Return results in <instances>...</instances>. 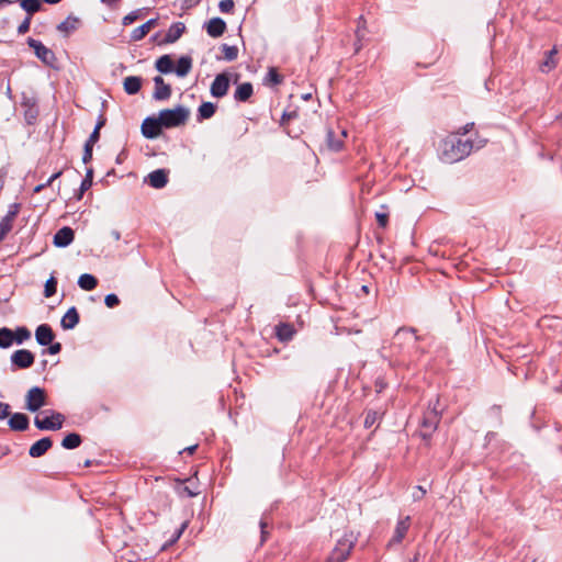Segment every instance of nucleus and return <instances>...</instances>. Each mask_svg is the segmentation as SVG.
Here are the masks:
<instances>
[{"label": "nucleus", "instance_id": "20e7f679", "mask_svg": "<svg viewBox=\"0 0 562 562\" xmlns=\"http://www.w3.org/2000/svg\"><path fill=\"white\" fill-rule=\"evenodd\" d=\"M165 128H173L184 125L190 116V110L181 104L173 109H164L158 113Z\"/></svg>", "mask_w": 562, "mask_h": 562}, {"label": "nucleus", "instance_id": "bf43d9fd", "mask_svg": "<svg viewBox=\"0 0 562 562\" xmlns=\"http://www.w3.org/2000/svg\"><path fill=\"white\" fill-rule=\"evenodd\" d=\"M374 386H375L376 393H381L386 387V383L384 382L383 379L378 378L375 380Z\"/></svg>", "mask_w": 562, "mask_h": 562}, {"label": "nucleus", "instance_id": "b1692460", "mask_svg": "<svg viewBox=\"0 0 562 562\" xmlns=\"http://www.w3.org/2000/svg\"><path fill=\"white\" fill-rule=\"evenodd\" d=\"M158 20V18L149 19L144 24L134 29L131 33V41L138 42L143 40L149 33V31L157 25Z\"/></svg>", "mask_w": 562, "mask_h": 562}, {"label": "nucleus", "instance_id": "e2e57ef3", "mask_svg": "<svg viewBox=\"0 0 562 562\" xmlns=\"http://www.w3.org/2000/svg\"><path fill=\"white\" fill-rule=\"evenodd\" d=\"M87 190H83L82 187L80 186L79 189L75 191L74 199H76L77 201H80L83 198V194Z\"/></svg>", "mask_w": 562, "mask_h": 562}, {"label": "nucleus", "instance_id": "39448f33", "mask_svg": "<svg viewBox=\"0 0 562 562\" xmlns=\"http://www.w3.org/2000/svg\"><path fill=\"white\" fill-rule=\"evenodd\" d=\"M26 44L30 48L34 50L35 56L45 65L50 68H56L55 64L57 61V57L55 53L46 47L41 41L35 40L33 37H29L26 40Z\"/></svg>", "mask_w": 562, "mask_h": 562}, {"label": "nucleus", "instance_id": "4be33fe9", "mask_svg": "<svg viewBox=\"0 0 562 562\" xmlns=\"http://www.w3.org/2000/svg\"><path fill=\"white\" fill-rule=\"evenodd\" d=\"M53 447V440L50 437H43L35 441L29 449V456L31 458L43 457Z\"/></svg>", "mask_w": 562, "mask_h": 562}, {"label": "nucleus", "instance_id": "603ef678", "mask_svg": "<svg viewBox=\"0 0 562 562\" xmlns=\"http://www.w3.org/2000/svg\"><path fill=\"white\" fill-rule=\"evenodd\" d=\"M375 220L380 227L385 228L389 224V214L386 212H376Z\"/></svg>", "mask_w": 562, "mask_h": 562}, {"label": "nucleus", "instance_id": "4c0bfd02", "mask_svg": "<svg viewBox=\"0 0 562 562\" xmlns=\"http://www.w3.org/2000/svg\"><path fill=\"white\" fill-rule=\"evenodd\" d=\"M283 82V76L279 74L277 68L270 67L265 79L263 85H281Z\"/></svg>", "mask_w": 562, "mask_h": 562}, {"label": "nucleus", "instance_id": "412c9836", "mask_svg": "<svg viewBox=\"0 0 562 562\" xmlns=\"http://www.w3.org/2000/svg\"><path fill=\"white\" fill-rule=\"evenodd\" d=\"M186 25L182 22H175L168 29L165 37L158 42V45H166L176 43L184 33Z\"/></svg>", "mask_w": 562, "mask_h": 562}, {"label": "nucleus", "instance_id": "72a5a7b5", "mask_svg": "<svg viewBox=\"0 0 562 562\" xmlns=\"http://www.w3.org/2000/svg\"><path fill=\"white\" fill-rule=\"evenodd\" d=\"M216 112V104L212 102H202L198 108L196 121L203 122L211 119Z\"/></svg>", "mask_w": 562, "mask_h": 562}, {"label": "nucleus", "instance_id": "0eeeda50", "mask_svg": "<svg viewBox=\"0 0 562 562\" xmlns=\"http://www.w3.org/2000/svg\"><path fill=\"white\" fill-rule=\"evenodd\" d=\"M162 122L160 121L159 115H149L144 119L140 125L142 135L146 139H156L158 138L164 130Z\"/></svg>", "mask_w": 562, "mask_h": 562}, {"label": "nucleus", "instance_id": "f3484780", "mask_svg": "<svg viewBox=\"0 0 562 562\" xmlns=\"http://www.w3.org/2000/svg\"><path fill=\"white\" fill-rule=\"evenodd\" d=\"M155 90L153 99L156 101H165L171 97L172 90L169 83H166L161 76L154 78Z\"/></svg>", "mask_w": 562, "mask_h": 562}, {"label": "nucleus", "instance_id": "f257e3e1", "mask_svg": "<svg viewBox=\"0 0 562 562\" xmlns=\"http://www.w3.org/2000/svg\"><path fill=\"white\" fill-rule=\"evenodd\" d=\"M472 149L471 139H462L457 136L448 137L441 144L440 159L446 164H454L468 157Z\"/></svg>", "mask_w": 562, "mask_h": 562}, {"label": "nucleus", "instance_id": "13d9d810", "mask_svg": "<svg viewBox=\"0 0 562 562\" xmlns=\"http://www.w3.org/2000/svg\"><path fill=\"white\" fill-rule=\"evenodd\" d=\"M187 522H183L180 528H178L171 539V542H176L180 537L181 535L183 533L184 529L187 528Z\"/></svg>", "mask_w": 562, "mask_h": 562}, {"label": "nucleus", "instance_id": "dca6fc26", "mask_svg": "<svg viewBox=\"0 0 562 562\" xmlns=\"http://www.w3.org/2000/svg\"><path fill=\"white\" fill-rule=\"evenodd\" d=\"M204 29L209 36L217 38L226 32L227 24L222 18L215 16L204 23Z\"/></svg>", "mask_w": 562, "mask_h": 562}, {"label": "nucleus", "instance_id": "c85d7f7f", "mask_svg": "<svg viewBox=\"0 0 562 562\" xmlns=\"http://www.w3.org/2000/svg\"><path fill=\"white\" fill-rule=\"evenodd\" d=\"M295 334L294 327L289 323H280L276 326V336L282 342L290 341Z\"/></svg>", "mask_w": 562, "mask_h": 562}, {"label": "nucleus", "instance_id": "a211bd4d", "mask_svg": "<svg viewBox=\"0 0 562 562\" xmlns=\"http://www.w3.org/2000/svg\"><path fill=\"white\" fill-rule=\"evenodd\" d=\"M55 339V333L50 325L41 324L35 329V340L40 346L46 347Z\"/></svg>", "mask_w": 562, "mask_h": 562}, {"label": "nucleus", "instance_id": "79ce46f5", "mask_svg": "<svg viewBox=\"0 0 562 562\" xmlns=\"http://www.w3.org/2000/svg\"><path fill=\"white\" fill-rule=\"evenodd\" d=\"M221 49L227 61H233L238 57V47L235 45L222 44Z\"/></svg>", "mask_w": 562, "mask_h": 562}, {"label": "nucleus", "instance_id": "bb28decb", "mask_svg": "<svg viewBox=\"0 0 562 562\" xmlns=\"http://www.w3.org/2000/svg\"><path fill=\"white\" fill-rule=\"evenodd\" d=\"M80 20L79 18L69 14L63 22H60L56 30L64 33L65 36H68L71 32L76 31L79 26Z\"/></svg>", "mask_w": 562, "mask_h": 562}, {"label": "nucleus", "instance_id": "c03bdc74", "mask_svg": "<svg viewBox=\"0 0 562 562\" xmlns=\"http://www.w3.org/2000/svg\"><path fill=\"white\" fill-rule=\"evenodd\" d=\"M93 184V169L87 168L85 178L81 180L80 186L83 190H89Z\"/></svg>", "mask_w": 562, "mask_h": 562}, {"label": "nucleus", "instance_id": "2f4dec72", "mask_svg": "<svg viewBox=\"0 0 562 562\" xmlns=\"http://www.w3.org/2000/svg\"><path fill=\"white\" fill-rule=\"evenodd\" d=\"M345 136H346V131H342L340 133V137L336 138L335 132L331 128H328L327 133H326V142H327L328 148L333 151L341 150L342 146H344V140L341 137H345Z\"/></svg>", "mask_w": 562, "mask_h": 562}, {"label": "nucleus", "instance_id": "7c9ffc66", "mask_svg": "<svg viewBox=\"0 0 562 562\" xmlns=\"http://www.w3.org/2000/svg\"><path fill=\"white\" fill-rule=\"evenodd\" d=\"M100 139V133H91L83 145L82 162L89 164L92 160L93 145Z\"/></svg>", "mask_w": 562, "mask_h": 562}, {"label": "nucleus", "instance_id": "8fccbe9b", "mask_svg": "<svg viewBox=\"0 0 562 562\" xmlns=\"http://www.w3.org/2000/svg\"><path fill=\"white\" fill-rule=\"evenodd\" d=\"M46 347H47V349H44L42 351L43 355H45V353L57 355V353H59L61 351V348H63L60 342H58V341L54 342V340L48 346H46Z\"/></svg>", "mask_w": 562, "mask_h": 562}, {"label": "nucleus", "instance_id": "4468645a", "mask_svg": "<svg viewBox=\"0 0 562 562\" xmlns=\"http://www.w3.org/2000/svg\"><path fill=\"white\" fill-rule=\"evenodd\" d=\"M144 181L154 189H162L169 181V170L165 168L156 169L149 172Z\"/></svg>", "mask_w": 562, "mask_h": 562}, {"label": "nucleus", "instance_id": "de8ad7c7", "mask_svg": "<svg viewBox=\"0 0 562 562\" xmlns=\"http://www.w3.org/2000/svg\"><path fill=\"white\" fill-rule=\"evenodd\" d=\"M104 304L109 308H114L120 304V299L115 293H109L104 297Z\"/></svg>", "mask_w": 562, "mask_h": 562}, {"label": "nucleus", "instance_id": "f03ea898", "mask_svg": "<svg viewBox=\"0 0 562 562\" xmlns=\"http://www.w3.org/2000/svg\"><path fill=\"white\" fill-rule=\"evenodd\" d=\"M416 333L417 329L415 327H400L394 335L391 346L393 353L402 356L403 359L409 357L412 349L417 348V342L422 339Z\"/></svg>", "mask_w": 562, "mask_h": 562}, {"label": "nucleus", "instance_id": "423d86ee", "mask_svg": "<svg viewBox=\"0 0 562 562\" xmlns=\"http://www.w3.org/2000/svg\"><path fill=\"white\" fill-rule=\"evenodd\" d=\"M44 413H49L50 415L44 418L40 416H35L34 418V425L38 430L56 431L63 428L65 416L61 413L53 409L45 411Z\"/></svg>", "mask_w": 562, "mask_h": 562}, {"label": "nucleus", "instance_id": "5701e85b", "mask_svg": "<svg viewBox=\"0 0 562 562\" xmlns=\"http://www.w3.org/2000/svg\"><path fill=\"white\" fill-rule=\"evenodd\" d=\"M80 322V315L76 306H71L67 310L60 321V326L65 330L74 329Z\"/></svg>", "mask_w": 562, "mask_h": 562}, {"label": "nucleus", "instance_id": "aec40b11", "mask_svg": "<svg viewBox=\"0 0 562 562\" xmlns=\"http://www.w3.org/2000/svg\"><path fill=\"white\" fill-rule=\"evenodd\" d=\"M409 526H411V517L409 516H406V517L400 519L395 526L394 535L391 538V540L389 541L387 546L391 547L393 544L401 543L403 541V539L405 538V536L409 529Z\"/></svg>", "mask_w": 562, "mask_h": 562}, {"label": "nucleus", "instance_id": "09e8293b", "mask_svg": "<svg viewBox=\"0 0 562 562\" xmlns=\"http://www.w3.org/2000/svg\"><path fill=\"white\" fill-rule=\"evenodd\" d=\"M299 116V113L297 111L293 110V111H284L281 115V120H280V126H285V124L290 121V120H294Z\"/></svg>", "mask_w": 562, "mask_h": 562}, {"label": "nucleus", "instance_id": "c9c22d12", "mask_svg": "<svg viewBox=\"0 0 562 562\" xmlns=\"http://www.w3.org/2000/svg\"><path fill=\"white\" fill-rule=\"evenodd\" d=\"M82 442V437L78 432H69L61 440V447L67 450L78 448Z\"/></svg>", "mask_w": 562, "mask_h": 562}, {"label": "nucleus", "instance_id": "774afa93", "mask_svg": "<svg viewBox=\"0 0 562 562\" xmlns=\"http://www.w3.org/2000/svg\"><path fill=\"white\" fill-rule=\"evenodd\" d=\"M200 2V0H183V4L187 7V8H191L195 4H198Z\"/></svg>", "mask_w": 562, "mask_h": 562}, {"label": "nucleus", "instance_id": "58836bf2", "mask_svg": "<svg viewBox=\"0 0 562 562\" xmlns=\"http://www.w3.org/2000/svg\"><path fill=\"white\" fill-rule=\"evenodd\" d=\"M147 11V8H139L136 10L131 11L128 14H126L122 19V25L127 26L133 24L136 20L140 19L145 12Z\"/></svg>", "mask_w": 562, "mask_h": 562}, {"label": "nucleus", "instance_id": "49530a36", "mask_svg": "<svg viewBox=\"0 0 562 562\" xmlns=\"http://www.w3.org/2000/svg\"><path fill=\"white\" fill-rule=\"evenodd\" d=\"M235 7L234 0H221L218 9L222 13H232Z\"/></svg>", "mask_w": 562, "mask_h": 562}, {"label": "nucleus", "instance_id": "e433bc0d", "mask_svg": "<svg viewBox=\"0 0 562 562\" xmlns=\"http://www.w3.org/2000/svg\"><path fill=\"white\" fill-rule=\"evenodd\" d=\"M14 342L13 330L8 327L0 328V348H10Z\"/></svg>", "mask_w": 562, "mask_h": 562}, {"label": "nucleus", "instance_id": "864d4df0", "mask_svg": "<svg viewBox=\"0 0 562 562\" xmlns=\"http://www.w3.org/2000/svg\"><path fill=\"white\" fill-rule=\"evenodd\" d=\"M11 415V406L8 403L0 402V420L9 418Z\"/></svg>", "mask_w": 562, "mask_h": 562}, {"label": "nucleus", "instance_id": "3c124183", "mask_svg": "<svg viewBox=\"0 0 562 562\" xmlns=\"http://www.w3.org/2000/svg\"><path fill=\"white\" fill-rule=\"evenodd\" d=\"M31 21H32L31 16L26 15L24 18V20L20 23V25L18 26V30H16L19 35H23L30 31Z\"/></svg>", "mask_w": 562, "mask_h": 562}, {"label": "nucleus", "instance_id": "052dcab7", "mask_svg": "<svg viewBox=\"0 0 562 562\" xmlns=\"http://www.w3.org/2000/svg\"><path fill=\"white\" fill-rule=\"evenodd\" d=\"M356 36H357V41L355 42L353 46H355V53L357 54L362 48V44H361L362 35L359 34V30L356 31Z\"/></svg>", "mask_w": 562, "mask_h": 562}, {"label": "nucleus", "instance_id": "680f3d73", "mask_svg": "<svg viewBox=\"0 0 562 562\" xmlns=\"http://www.w3.org/2000/svg\"><path fill=\"white\" fill-rule=\"evenodd\" d=\"M61 175H63V171H61V170H59V171H57V172L53 173V175L47 179V181L45 182L46 187L52 186V183H53L56 179H58Z\"/></svg>", "mask_w": 562, "mask_h": 562}, {"label": "nucleus", "instance_id": "a18cd8bd", "mask_svg": "<svg viewBox=\"0 0 562 562\" xmlns=\"http://www.w3.org/2000/svg\"><path fill=\"white\" fill-rule=\"evenodd\" d=\"M266 513L263 514L262 518L259 521V528H260V544H263L269 537V532L267 530L268 524L266 521Z\"/></svg>", "mask_w": 562, "mask_h": 562}, {"label": "nucleus", "instance_id": "c756f323", "mask_svg": "<svg viewBox=\"0 0 562 562\" xmlns=\"http://www.w3.org/2000/svg\"><path fill=\"white\" fill-rule=\"evenodd\" d=\"M254 93V87L250 82H243L237 86L234 92V99L237 102H247Z\"/></svg>", "mask_w": 562, "mask_h": 562}, {"label": "nucleus", "instance_id": "f704fd0d", "mask_svg": "<svg viewBox=\"0 0 562 562\" xmlns=\"http://www.w3.org/2000/svg\"><path fill=\"white\" fill-rule=\"evenodd\" d=\"M78 286L85 291H92L98 285V279L91 273H82L78 278Z\"/></svg>", "mask_w": 562, "mask_h": 562}, {"label": "nucleus", "instance_id": "393cba45", "mask_svg": "<svg viewBox=\"0 0 562 562\" xmlns=\"http://www.w3.org/2000/svg\"><path fill=\"white\" fill-rule=\"evenodd\" d=\"M155 68L158 72L168 75L175 72V63L170 55L165 54L156 59Z\"/></svg>", "mask_w": 562, "mask_h": 562}, {"label": "nucleus", "instance_id": "473e14b6", "mask_svg": "<svg viewBox=\"0 0 562 562\" xmlns=\"http://www.w3.org/2000/svg\"><path fill=\"white\" fill-rule=\"evenodd\" d=\"M15 2H18L21 9L25 11L26 15L31 18L43 9L41 0H15Z\"/></svg>", "mask_w": 562, "mask_h": 562}, {"label": "nucleus", "instance_id": "a878e982", "mask_svg": "<svg viewBox=\"0 0 562 562\" xmlns=\"http://www.w3.org/2000/svg\"><path fill=\"white\" fill-rule=\"evenodd\" d=\"M193 59L190 55H182L179 57L177 65H175V74L183 78L186 77L192 69Z\"/></svg>", "mask_w": 562, "mask_h": 562}, {"label": "nucleus", "instance_id": "37998d69", "mask_svg": "<svg viewBox=\"0 0 562 562\" xmlns=\"http://www.w3.org/2000/svg\"><path fill=\"white\" fill-rule=\"evenodd\" d=\"M57 292V279L52 274L44 286V296L52 297Z\"/></svg>", "mask_w": 562, "mask_h": 562}, {"label": "nucleus", "instance_id": "5fc2aeb1", "mask_svg": "<svg viewBox=\"0 0 562 562\" xmlns=\"http://www.w3.org/2000/svg\"><path fill=\"white\" fill-rule=\"evenodd\" d=\"M555 53V49H552L548 53V56H547V59L543 61L542 66H541V69L542 71H544V67L548 68V70L552 69L553 67H555V63L554 60L552 59V55Z\"/></svg>", "mask_w": 562, "mask_h": 562}, {"label": "nucleus", "instance_id": "9b49d317", "mask_svg": "<svg viewBox=\"0 0 562 562\" xmlns=\"http://www.w3.org/2000/svg\"><path fill=\"white\" fill-rule=\"evenodd\" d=\"M21 106L24 109V120L29 125H33L38 116L37 99L29 97L25 93L22 95Z\"/></svg>", "mask_w": 562, "mask_h": 562}, {"label": "nucleus", "instance_id": "1a4fd4ad", "mask_svg": "<svg viewBox=\"0 0 562 562\" xmlns=\"http://www.w3.org/2000/svg\"><path fill=\"white\" fill-rule=\"evenodd\" d=\"M25 408L35 413L46 404V392L40 386H33L27 391Z\"/></svg>", "mask_w": 562, "mask_h": 562}, {"label": "nucleus", "instance_id": "2eb2a0df", "mask_svg": "<svg viewBox=\"0 0 562 562\" xmlns=\"http://www.w3.org/2000/svg\"><path fill=\"white\" fill-rule=\"evenodd\" d=\"M75 239V232L69 226H64L59 228L54 237H53V245L58 248H65L68 247Z\"/></svg>", "mask_w": 562, "mask_h": 562}, {"label": "nucleus", "instance_id": "6e6552de", "mask_svg": "<svg viewBox=\"0 0 562 562\" xmlns=\"http://www.w3.org/2000/svg\"><path fill=\"white\" fill-rule=\"evenodd\" d=\"M438 404L439 398H436L435 403L432 404L429 402V405L426 409V412L423 415L420 427L424 429H429V431H436L438 428V425L441 419V412L438 411Z\"/></svg>", "mask_w": 562, "mask_h": 562}, {"label": "nucleus", "instance_id": "69168bd1", "mask_svg": "<svg viewBox=\"0 0 562 562\" xmlns=\"http://www.w3.org/2000/svg\"><path fill=\"white\" fill-rule=\"evenodd\" d=\"M196 448H198V445H192L190 447L184 448L180 453L186 452L188 454H193L194 451L196 450Z\"/></svg>", "mask_w": 562, "mask_h": 562}, {"label": "nucleus", "instance_id": "4d7b16f0", "mask_svg": "<svg viewBox=\"0 0 562 562\" xmlns=\"http://www.w3.org/2000/svg\"><path fill=\"white\" fill-rule=\"evenodd\" d=\"M106 123V119L104 117V115L100 114L97 119V123H95V126L92 131V133H100V130L105 125Z\"/></svg>", "mask_w": 562, "mask_h": 562}, {"label": "nucleus", "instance_id": "6ab92c4d", "mask_svg": "<svg viewBox=\"0 0 562 562\" xmlns=\"http://www.w3.org/2000/svg\"><path fill=\"white\" fill-rule=\"evenodd\" d=\"M8 426L12 431H25L30 428V418L24 413H13L8 419Z\"/></svg>", "mask_w": 562, "mask_h": 562}, {"label": "nucleus", "instance_id": "cd10ccee", "mask_svg": "<svg viewBox=\"0 0 562 562\" xmlns=\"http://www.w3.org/2000/svg\"><path fill=\"white\" fill-rule=\"evenodd\" d=\"M143 79L138 76H128L123 81V88L125 93L134 95L142 89Z\"/></svg>", "mask_w": 562, "mask_h": 562}, {"label": "nucleus", "instance_id": "338daca9", "mask_svg": "<svg viewBox=\"0 0 562 562\" xmlns=\"http://www.w3.org/2000/svg\"><path fill=\"white\" fill-rule=\"evenodd\" d=\"M417 491L420 492V495H416L414 494V499L417 501V499H420L425 494H426V490H424L422 486H416Z\"/></svg>", "mask_w": 562, "mask_h": 562}, {"label": "nucleus", "instance_id": "9d476101", "mask_svg": "<svg viewBox=\"0 0 562 562\" xmlns=\"http://www.w3.org/2000/svg\"><path fill=\"white\" fill-rule=\"evenodd\" d=\"M12 370L29 369L34 364L35 355L29 349L15 350L10 357Z\"/></svg>", "mask_w": 562, "mask_h": 562}, {"label": "nucleus", "instance_id": "a19ab883", "mask_svg": "<svg viewBox=\"0 0 562 562\" xmlns=\"http://www.w3.org/2000/svg\"><path fill=\"white\" fill-rule=\"evenodd\" d=\"M14 342L18 345L23 344L25 340L31 338V331L25 326H19L13 330Z\"/></svg>", "mask_w": 562, "mask_h": 562}, {"label": "nucleus", "instance_id": "ddd939ff", "mask_svg": "<svg viewBox=\"0 0 562 562\" xmlns=\"http://www.w3.org/2000/svg\"><path fill=\"white\" fill-rule=\"evenodd\" d=\"M20 203H12L9 205L7 214L0 221V241L5 238V236L12 229V223L20 210Z\"/></svg>", "mask_w": 562, "mask_h": 562}, {"label": "nucleus", "instance_id": "f8f14e48", "mask_svg": "<svg viewBox=\"0 0 562 562\" xmlns=\"http://www.w3.org/2000/svg\"><path fill=\"white\" fill-rule=\"evenodd\" d=\"M229 82L231 79L227 72H221L216 75L215 79L211 85V95L217 99L225 97L229 89Z\"/></svg>", "mask_w": 562, "mask_h": 562}, {"label": "nucleus", "instance_id": "ea45409f", "mask_svg": "<svg viewBox=\"0 0 562 562\" xmlns=\"http://www.w3.org/2000/svg\"><path fill=\"white\" fill-rule=\"evenodd\" d=\"M383 416V413L380 414L379 412L374 409H368L366 411V417L363 422L364 428L369 429L371 428L378 420H381Z\"/></svg>", "mask_w": 562, "mask_h": 562}, {"label": "nucleus", "instance_id": "7ed1b4c3", "mask_svg": "<svg viewBox=\"0 0 562 562\" xmlns=\"http://www.w3.org/2000/svg\"><path fill=\"white\" fill-rule=\"evenodd\" d=\"M358 542V535L346 531L326 558V562H345Z\"/></svg>", "mask_w": 562, "mask_h": 562}, {"label": "nucleus", "instance_id": "0e129e2a", "mask_svg": "<svg viewBox=\"0 0 562 562\" xmlns=\"http://www.w3.org/2000/svg\"><path fill=\"white\" fill-rule=\"evenodd\" d=\"M473 125H474V123H468L464 126H462L461 132H460L461 135L468 134L472 130Z\"/></svg>", "mask_w": 562, "mask_h": 562}, {"label": "nucleus", "instance_id": "6e6d98bb", "mask_svg": "<svg viewBox=\"0 0 562 562\" xmlns=\"http://www.w3.org/2000/svg\"><path fill=\"white\" fill-rule=\"evenodd\" d=\"M435 431H429V429H424L422 428L419 430V437L425 441V443L428 446L430 440H431V437H432V434Z\"/></svg>", "mask_w": 562, "mask_h": 562}]
</instances>
